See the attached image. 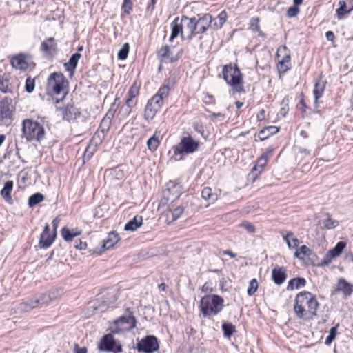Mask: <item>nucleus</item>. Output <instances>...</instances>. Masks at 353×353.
<instances>
[{
	"label": "nucleus",
	"mask_w": 353,
	"mask_h": 353,
	"mask_svg": "<svg viewBox=\"0 0 353 353\" xmlns=\"http://www.w3.org/2000/svg\"><path fill=\"white\" fill-rule=\"evenodd\" d=\"M319 303L316 296L310 292H301L296 296L294 311L298 319L311 321L317 316Z\"/></svg>",
	"instance_id": "nucleus-1"
},
{
	"label": "nucleus",
	"mask_w": 353,
	"mask_h": 353,
	"mask_svg": "<svg viewBox=\"0 0 353 353\" xmlns=\"http://www.w3.org/2000/svg\"><path fill=\"white\" fill-rule=\"evenodd\" d=\"M68 86V81L61 72H54L51 74L47 83V91L52 95L63 94L60 99H56V103L63 101L66 95Z\"/></svg>",
	"instance_id": "nucleus-2"
},
{
	"label": "nucleus",
	"mask_w": 353,
	"mask_h": 353,
	"mask_svg": "<svg viewBox=\"0 0 353 353\" xmlns=\"http://www.w3.org/2000/svg\"><path fill=\"white\" fill-rule=\"evenodd\" d=\"M224 80L238 92L243 91V74L236 65H225L222 70Z\"/></svg>",
	"instance_id": "nucleus-3"
},
{
	"label": "nucleus",
	"mask_w": 353,
	"mask_h": 353,
	"mask_svg": "<svg viewBox=\"0 0 353 353\" xmlns=\"http://www.w3.org/2000/svg\"><path fill=\"white\" fill-rule=\"evenodd\" d=\"M200 146V142L195 141L193 138L188 134L181 138L180 142L172 147L174 155L177 157L180 156L178 160H183L185 155L192 154L196 152Z\"/></svg>",
	"instance_id": "nucleus-4"
},
{
	"label": "nucleus",
	"mask_w": 353,
	"mask_h": 353,
	"mask_svg": "<svg viewBox=\"0 0 353 353\" xmlns=\"http://www.w3.org/2000/svg\"><path fill=\"white\" fill-rule=\"evenodd\" d=\"M22 132L23 137L29 141L33 140L40 141L45 134L43 126L31 119H25L23 121Z\"/></svg>",
	"instance_id": "nucleus-5"
},
{
	"label": "nucleus",
	"mask_w": 353,
	"mask_h": 353,
	"mask_svg": "<svg viewBox=\"0 0 353 353\" xmlns=\"http://www.w3.org/2000/svg\"><path fill=\"white\" fill-rule=\"evenodd\" d=\"M182 192L181 185L174 181H170L166 184V188L163 192L161 205L172 203L177 200Z\"/></svg>",
	"instance_id": "nucleus-6"
},
{
	"label": "nucleus",
	"mask_w": 353,
	"mask_h": 353,
	"mask_svg": "<svg viewBox=\"0 0 353 353\" xmlns=\"http://www.w3.org/2000/svg\"><path fill=\"white\" fill-rule=\"evenodd\" d=\"M99 349L102 352L120 353L122 352V345L114 339L111 334H108L101 338L99 344Z\"/></svg>",
	"instance_id": "nucleus-7"
},
{
	"label": "nucleus",
	"mask_w": 353,
	"mask_h": 353,
	"mask_svg": "<svg viewBox=\"0 0 353 353\" xmlns=\"http://www.w3.org/2000/svg\"><path fill=\"white\" fill-rule=\"evenodd\" d=\"M137 348L139 352L152 353L159 349L157 339L154 336H147L137 343Z\"/></svg>",
	"instance_id": "nucleus-8"
},
{
	"label": "nucleus",
	"mask_w": 353,
	"mask_h": 353,
	"mask_svg": "<svg viewBox=\"0 0 353 353\" xmlns=\"http://www.w3.org/2000/svg\"><path fill=\"white\" fill-rule=\"evenodd\" d=\"M294 256L302 260L305 265H317V256L306 245L296 249Z\"/></svg>",
	"instance_id": "nucleus-9"
},
{
	"label": "nucleus",
	"mask_w": 353,
	"mask_h": 353,
	"mask_svg": "<svg viewBox=\"0 0 353 353\" xmlns=\"http://www.w3.org/2000/svg\"><path fill=\"white\" fill-rule=\"evenodd\" d=\"M15 108L11 99L5 98L0 102V119H13Z\"/></svg>",
	"instance_id": "nucleus-10"
},
{
	"label": "nucleus",
	"mask_w": 353,
	"mask_h": 353,
	"mask_svg": "<svg viewBox=\"0 0 353 353\" xmlns=\"http://www.w3.org/2000/svg\"><path fill=\"white\" fill-rule=\"evenodd\" d=\"M345 247V242H338L334 248L330 250L327 252L323 260L321 263H319L317 265H328L332 261V260L338 257L343 252Z\"/></svg>",
	"instance_id": "nucleus-11"
},
{
	"label": "nucleus",
	"mask_w": 353,
	"mask_h": 353,
	"mask_svg": "<svg viewBox=\"0 0 353 353\" xmlns=\"http://www.w3.org/2000/svg\"><path fill=\"white\" fill-rule=\"evenodd\" d=\"M56 238V232L52 234L50 233V228L48 224H46L44 229L41 234L39 245L41 248H48L54 242Z\"/></svg>",
	"instance_id": "nucleus-12"
},
{
	"label": "nucleus",
	"mask_w": 353,
	"mask_h": 353,
	"mask_svg": "<svg viewBox=\"0 0 353 353\" xmlns=\"http://www.w3.org/2000/svg\"><path fill=\"white\" fill-rule=\"evenodd\" d=\"M41 51L48 56H52L57 52V43L53 37H49L41 44Z\"/></svg>",
	"instance_id": "nucleus-13"
},
{
	"label": "nucleus",
	"mask_w": 353,
	"mask_h": 353,
	"mask_svg": "<svg viewBox=\"0 0 353 353\" xmlns=\"http://www.w3.org/2000/svg\"><path fill=\"white\" fill-rule=\"evenodd\" d=\"M119 240L117 233L110 232L108 236L102 241V245L99 251H94L97 253H101L112 248Z\"/></svg>",
	"instance_id": "nucleus-14"
},
{
	"label": "nucleus",
	"mask_w": 353,
	"mask_h": 353,
	"mask_svg": "<svg viewBox=\"0 0 353 353\" xmlns=\"http://www.w3.org/2000/svg\"><path fill=\"white\" fill-rule=\"evenodd\" d=\"M172 33L169 38V41L172 42L173 40L178 36L183 37V23L181 21V18L176 17L171 23Z\"/></svg>",
	"instance_id": "nucleus-15"
},
{
	"label": "nucleus",
	"mask_w": 353,
	"mask_h": 353,
	"mask_svg": "<svg viewBox=\"0 0 353 353\" xmlns=\"http://www.w3.org/2000/svg\"><path fill=\"white\" fill-rule=\"evenodd\" d=\"M212 22L211 15L205 14L203 17L196 19L197 34L204 33L210 26Z\"/></svg>",
	"instance_id": "nucleus-16"
},
{
	"label": "nucleus",
	"mask_w": 353,
	"mask_h": 353,
	"mask_svg": "<svg viewBox=\"0 0 353 353\" xmlns=\"http://www.w3.org/2000/svg\"><path fill=\"white\" fill-rule=\"evenodd\" d=\"M181 21L183 23V27L185 26L189 31V39H192L194 35L197 34L196 17L189 18L186 16H183L181 17Z\"/></svg>",
	"instance_id": "nucleus-17"
},
{
	"label": "nucleus",
	"mask_w": 353,
	"mask_h": 353,
	"mask_svg": "<svg viewBox=\"0 0 353 353\" xmlns=\"http://www.w3.org/2000/svg\"><path fill=\"white\" fill-rule=\"evenodd\" d=\"M63 118L68 121L75 120L80 115V112L74 105H68L61 109Z\"/></svg>",
	"instance_id": "nucleus-18"
},
{
	"label": "nucleus",
	"mask_w": 353,
	"mask_h": 353,
	"mask_svg": "<svg viewBox=\"0 0 353 353\" xmlns=\"http://www.w3.org/2000/svg\"><path fill=\"white\" fill-rule=\"evenodd\" d=\"M137 320L134 316H121L118 319L114 321V324L116 325H126L122 329L130 330L135 327Z\"/></svg>",
	"instance_id": "nucleus-19"
},
{
	"label": "nucleus",
	"mask_w": 353,
	"mask_h": 353,
	"mask_svg": "<svg viewBox=\"0 0 353 353\" xmlns=\"http://www.w3.org/2000/svg\"><path fill=\"white\" fill-rule=\"evenodd\" d=\"M81 57V54L79 52H76L70 57L68 62L64 63V68L65 70L69 72L70 77L74 75L75 69Z\"/></svg>",
	"instance_id": "nucleus-20"
},
{
	"label": "nucleus",
	"mask_w": 353,
	"mask_h": 353,
	"mask_svg": "<svg viewBox=\"0 0 353 353\" xmlns=\"http://www.w3.org/2000/svg\"><path fill=\"white\" fill-rule=\"evenodd\" d=\"M287 278L285 269L283 267H276L272 270V279L276 285L282 284Z\"/></svg>",
	"instance_id": "nucleus-21"
},
{
	"label": "nucleus",
	"mask_w": 353,
	"mask_h": 353,
	"mask_svg": "<svg viewBox=\"0 0 353 353\" xmlns=\"http://www.w3.org/2000/svg\"><path fill=\"white\" fill-rule=\"evenodd\" d=\"M338 291H342L345 297L350 296L353 292V285L347 283L344 279H340L337 288L333 291L332 294Z\"/></svg>",
	"instance_id": "nucleus-22"
},
{
	"label": "nucleus",
	"mask_w": 353,
	"mask_h": 353,
	"mask_svg": "<svg viewBox=\"0 0 353 353\" xmlns=\"http://www.w3.org/2000/svg\"><path fill=\"white\" fill-rule=\"evenodd\" d=\"M210 301L212 304V309L211 310V312L212 314L216 315L218 314L222 310L223 299L219 295H212L210 296Z\"/></svg>",
	"instance_id": "nucleus-23"
},
{
	"label": "nucleus",
	"mask_w": 353,
	"mask_h": 353,
	"mask_svg": "<svg viewBox=\"0 0 353 353\" xmlns=\"http://www.w3.org/2000/svg\"><path fill=\"white\" fill-rule=\"evenodd\" d=\"M184 212V208L181 205L176 207L172 210H168L165 212L166 221L168 223H172L177 220Z\"/></svg>",
	"instance_id": "nucleus-24"
},
{
	"label": "nucleus",
	"mask_w": 353,
	"mask_h": 353,
	"mask_svg": "<svg viewBox=\"0 0 353 353\" xmlns=\"http://www.w3.org/2000/svg\"><path fill=\"white\" fill-rule=\"evenodd\" d=\"M199 307L203 316L207 317L212 314V312H211L212 307L210 301V296H205L201 299Z\"/></svg>",
	"instance_id": "nucleus-25"
},
{
	"label": "nucleus",
	"mask_w": 353,
	"mask_h": 353,
	"mask_svg": "<svg viewBox=\"0 0 353 353\" xmlns=\"http://www.w3.org/2000/svg\"><path fill=\"white\" fill-rule=\"evenodd\" d=\"M11 64L17 69L25 70L28 68V63L25 56L23 54L13 57L11 59Z\"/></svg>",
	"instance_id": "nucleus-26"
},
{
	"label": "nucleus",
	"mask_w": 353,
	"mask_h": 353,
	"mask_svg": "<svg viewBox=\"0 0 353 353\" xmlns=\"http://www.w3.org/2000/svg\"><path fill=\"white\" fill-rule=\"evenodd\" d=\"M143 224L142 216H135L132 220L129 221L125 225V231H135Z\"/></svg>",
	"instance_id": "nucleus-27"
},
{
	"label": "nucleus",
	"mask_w": 353,
	"mask_h": 353,
	"mask_svg": "<svg viewBox=\"0 0 353 353\" xmlns=\"http://www.w3.org/2000/svg\"><path fill=\"white\" fill-rule=\"evenodd\" d=\"M325 88V83L323 81H318L315 83L313 94L314 97V103L317 106L319 99L322 97Z\"/></svg>",
	"instance_id": "nucleus-28"
},
{
	"label": "nucleus",
	"mask_w": 353,
	"mask_h": 353,
	"mask_svg": "<svg viewBox=\"0 0 353 353\" xmlns=\"http://www.w3.org/2000/svg\"><path fill=\"white\" fill-rule=\"evenodd\" d=\"M281 234L290 248H295L299 245V241L297 238L294 237L292 232H288L286 234L282 232Z\"/></svg>",
	"instance_id": "nucleus-29"
},
{
	"label": "nucleus",
	"mask_w": 353,
	"mask_h": 353,
	"mask_svg": "<svg viewBox=\"0 0 353 353\" xmlns=\"http://www.w3.org/2000/svg\"><path fill=\"white\" fill-rule=\"evenodd\" d=\"M278 68L281 72H285L290 68V54L280 57Z\"/></svg>",
	"instance_id": "nucleus-30"
},
{
	"label": "nucleus",
	"mask_w": 353,
	"mask_h": 353,
	"mask_svg": "<svg viewBox=\"0 0 353 353\" xmlns=\"http://www.w3.org/2000/svg\"><path fill=\"white\" fill-rule=\"evenodd\" d=\"M306 281L304 278H294L288 282L287 289L288 290H292L294 288L299 289L301 287H304Z\"/></svg>",
	"instance_id": "nucleus-31"
},
{
	"label": "nucleus",
	"mask_w": 353,
	"mask_h": 353,
	"mask_svg": "<svg viewBox=\"0 0 353 353\" xmlns=\"http://www.w3.org/2000/svg\"><path fill=\"white\" fill-rule=\"evenodd\" d=\"M201 196L210 203H214L218 199L217 194L213 193L212 188L210 187H205L202 190Z\"/></svg>",
	"instance_id": "nucleus-32"
},
{
	"label": "nucleus",
	"mask_w": 353,
	"mask_h": 353,
	"mask_svg": "<svg viewBox=\"0 0 353 353\" xmlns=\"http://www.w3.org/2000/svg\"><path fill=\"white\" fill-rule=\"evenodd\" d=\"M13 182L12 181H8L5 183L4 187L1 191V195L6 201L11 199L10 193L13 188Z\"/></svg>",
	"instance_id": "nucleus-33"
},
{
	"label": "nucleus",
	"mask_w": 353,
	"mask_h": 353,
	"mask_svg": "<svg viewBox=\"0 0 353 353\" xmlns=\"http://www.w3.org/2000/svg\"><path fill=\"white\" fill-rule=\"evenodd\" d=\"M157 55L161 61L169 60L170 62H173L176 59L170 58V48L168 46H163L157 52Z\"/></svg>",
	"instance_id": "nucleus-34"
},
{
	"label": "nucleus",
	"mask_w": 353,
	"mask_h": 353,
	"mask_svg": "<svg viewBox=\"0 0 353 353\" xmlns=\"http://www.w3.org/2000/svg\"><path fill=\"white\" fill-rule=\"evenodd\" d=\"M222 330L223 336L225 338L230 339L231 336L236 332V327L231 323L224 322L222 324Z\"/></svg>",
	"instance_id": "nucleus-35"
},
{
	"label": "nucleus",
	"mask_w": 353,
	"mask_h": 353,
	"mask_svg": "<svg viewBox=\"0 0 353 353\" xmlns=\"http://www.w3.org/2000/svg\"><path fill=\"white\" fill-rule=\"evenodd\" d=\"M159 109L156 108L154 105H152L151 103H147L145 108V114L144 117L148 121H150L152 120L154 117L155 116L157 112Z\"/></svg>",
	"instance_id": "nucleus-36"
},
{
	"label": "nucleus",
	"mask_w": 353,
	"mask_h": 353,
	"mask_svg": "<svg viewBox=\"0 0 353 353\" xmlns=\"http://www.w3.org/2000/svg\"><path fill=\"white\" fill-rule=\"evenodd\" d=\"M80 234L81 232H74L70 230L66 227L63 228L61 230L62 237L65 241H72L74 237L78 236Z\"/></svg>",
	"instance_id": "nucleus-37"
},
{
	"label": "nucleus",
	"mask_w": 353,
	"mask_h": 353,
	"mask_svg": "<svg viewBox=\"0 0 353 353\" xmlns=\"http://www.w3.org/2000/svg\"><path fill=\"white\" fill-rule=\"evenodd\" d=\"M158 134H159V132H155L154 135L147 141L148 148L151 151H155L159 145V136L157 135Z\"/></svg>",
	"instance_id": "nucleus-38"
},
{
	"label": "nucleus",
	"mask_w": 353,
	"mask_h": 353,
	"mask_svg": "<svg viewBox=\"0 0 353 353\" xmlns=\"http://www.w3.org/2000/svg\"><path fill=\"white\" fill-rule=\"evenodd\" d=\"M250 26L251 30L253 32L258 33L259 37H265V34L260 29L259 18H252L250 21Z\"/></svg>",
	"instance_id": "nucleus-39"
},
{
	"label": "nucleus",
	"mask_w": 353,
	"mask_h": 353,
	"mask_svg": "<svg viewBox=\"0 0 353 353\" xmlns=\"http://www.w3.org/2000/svg\"><path fill=\"white\" fill-rule=\"evenodd\" d=\"M44 197L41 193H35L30 196L28 199V205L30 207H34L43 200Z\"/></svg>",
	"instance_id": "nucleus-40"
},
{
	"label": "nucleus",
	"mask_w": 353,
	"mask_h": 353,
	"mask_svg": "<svg viewBox=\"0 0 353 353\" xmlns=\"http://www.w3.org/2000/svg\"><path fill=\"white\" fill-rule=\"evenodd\" d=\"M339 326V323L336 324V326L332 327L329 332L328 336L326 337L325 343L327 345H330L332 341L335 339L336 336L337 334V327Z\"/></svg>",
	"instance_id": "nucleus-41"
},
{
	"label": "nucleus",
	"mask_w": 353,
	"mask_h": 353,
	"mask_svg": "<svg viewBox=\"0 0 353 353\" xmlns=\"http://www.w3.org/2000/svg\"><path fill=\"white\" fill-rule=\"evenodd\" d=\"M288 103V97L285 96L281 101V107L279 111V114L281 115L283 117H285L289 111Z\"/></svg>",
	"instance_id": "nucleus-42"
},
{
	"label": "nucleus",
	"mask_w": 353,
	"mask_h": 353,
	"mask_svg": "<svg viewBox=\"0 0 353 353\" xmlns=\"http://www.w3.org/2000/svg\"><path fill=\"white\" fill-rule=\"evenodd\" d=\"M130 50V45L125 43L123 45L122 48L118 52V58L120 60H125L127 59Z\"/></svg>",
	"instance_id": "nucleus-43"
},
{
	"label": "nucleus",
	"mask_w": 353,
	"mask_h": 353,
	"mask_svg": "<svg viewBox=\"0 0 353 353\" xmlns=\"http://www.w3.org/2000/svg\"><path fill=\"white\" fill-rule=\"evenodd\" d=\"M339 8L336 10V13L339 19H341L345 13L348 12L347 10H346V8L347 7V2H345L344 0H341L339 2Z\"/></svg>",
	"instance_id": "nucleus-44"
},
{
	"label": "nucleus",
	"mask_w": 353,
	"mask_h": 353,
	"mask_svg": "<svg viewBox=\"0 0 353 353\" xmlns=\"http://www.w3.org/2000/svg\"><path fill=\"white\" fill-rule=\"evenodd\" d=\"M259 287L258 281L256 279H252L249 283L247 293L249 296L253 295L257 290Z\"/></svg>",
	"instance_id": "nucleus-45"
},
{
	"label": "nucleus",
	"mask_w": 353,
	"mask_h": 353,
	"mask_svg": "<svg viewBox=\"0 0 353 353\" xmlns=\"http://www.w3.org/2000/svg\"><path fill=\"white\" fill-rule=\"evenodd\" d=\"M163 99L157 94L148 101V103H151L156 108L160 109L163 104Z\"/></svg>",
	"instance_id": "nucleus-46"
},
{
	"label": "nucleus",
	"mask_w": 353,
	"mask_h": 353,
	"mask_svg": "<svg viewBox=\"0 0 353 353\" xmlns=\"http://www.w3.org/2000/svg\"><path fill=\"white\" fill-rule=\"evenodd\" d=\"M54 297V296H52L51 294H48L47 292L46 293H43L42 294L40 295V296L39 297V300H40V303H41V304L43 305H47L50 303V302L53 300V298Z\"/></svg>",
	"instance_id": "nucleus-47"
},
{
	"label": "nucleus",
	"mask_w": 353,
	"mask_h": 353,
	"mask_svg": "<svg viewBox=\"0 0 353 353\" xmlns=\"http://www.w3.org/2000/svg\"><path fill=\"white\" fill-rule=\"evenodd\" d=\"M35 87L34 80L28 77L26 81V91L28 93L32 92Z\"/></svg>",
	"instance_id": "nucleus-48"
},
{
	"label": "nucleus",
	"mask_w": 353,
	"mask_h": 353,
	"mask_svg": "<svg viewBox=\"0 0 353 353\" xmlns=\"http://www.w3.org/2000/svg\"><path fill=\"white\" fill-rule=\"evenodd\" d=\"M111 125V121L103 118L101 122L99 128L101 132L104 133L105 132H108Z\"/></svg>",
	"instance_id": "nucleus-49"
},
{
	"label": "nucleus",
	"mask_w": 353,
	"mask_h": 353,
	"mask_svg": "<svg viewBox=\"0 0 353 353\" xmlns=\"http://www.w3.org/2000/svg\"><path fill=\"white\" fill-rule=\"evenodd\" d=\"M287 54H290V50L285 46H281L276 52L277 57L280 59L281 57H284Z\"/></svg>",
	"instance_id": "nucleus-50"
},
{
	"label": "nucleus",
	"mask_w": 353,
	"mask_h": 353,
	"mask_svg": "<svg viewBox=\"0 0 353 353\" xmlns=\"http://www.w3.org/2000/svg\"><path fill=\"white\" fill-rule=\"evenodd\" d=\"M170 87L168 85L162 86L158 91L157 94L163 99L166 98L169 94Z\"/></svg>",
	"instance_id": "nucleus-51"
},
{
	"label": "nucleus",
	"mask_w": 353,
	"mask_h": 353,
	"mask_svg": "<svg viewBox=\"0 0 353 353\" xmlns=\"http://www.w3.org/2000/svg\"><path fill=\"white\" fill-rule=\"evenodd\" d=\"M324 226L327 229H332L338 225V221L332 220L331 218L328 217L326 220H325Z\"/></svg>",
	"instance_id": "nucleus-52"
},
{
	"label": "nucleus",
	"mask_w": 353,
	"mask_h": 353,
	"mask_svg": "<svg viewBox=\"0 0 353 353\" xmlns=\"http://www.w3.org/2000/svg\"><path fill=\"white\" fill-rule=\"evenodd\" d=\"M299 12V7L296 6H292L291 7H290L288 10V12H287V15L288 17H296Z\"/></svg>",
	"instance_id": "nucleus-53"
},
{
	"label": "nucleus",
	"mask_w": 353,
	"mask_h": 353,
	"mask_svg": "<svg viewBox=\"0 0 353 353\" xmlns=\"http://www.w3.org/2000/svg\"><path fill=\"white\" fill-rule=\"evenodd\" d=\"M117 299V297L116 296V294L114 292H112L111 297L110 299L103 300V303L105 305H106L108 307H112L116 302Z\"/></svg>",
	"instance_id": "nucleus-54"
},
{
	"label": "nucleus",
	"mask_w": 353,
	"mask_h": 353,
	"mask_svg": "<svg viewBox=\"0 0 353 353\" xmlns=\"http://www.w3.org/2000/svg\"><path fill=\"white\" fill-rule=\"evenodd\" d=\"M17 310L19 312H30L31 310V307L28 306L27 303L26 301L20 303L17 305Z\"/></svg>",
	"instance_id": "nucleus-55"
},
{
	"label": "nucleus",
	"mask_w": 353,
	"mask_h": 353,
	"mask_svg": "<svg viewBox=\"0 0 353 353\" xmlns=\"http://www.w3.org/2000/svg\"><path fill=\"white\" fill-rule=\"evenodd\" d=\"M17 310L19 312H30L31 310V307L28 306L27 303L26 301L20 303L17 305Z\"/></svg>",
	"instance_id": "nucleus-56"
},
{
	"label": "nucleus",
	"mask_w": 353,
	"mask_h": 353,
	"mask_svg": "<svg viewBox=\"0 0 353 353\" xmlns=\"http://www.w3.org/2000/svg\"><path fill=\"white\" fill-rule=\"evenodd\" d=\"M0 90L2 92L7 93L10 92L11 90L8 86V81H4L3 79L0 78Z\"/></svg>",
	"instance_id": "nucleus-57"
},
{
	"label": "nucleus",
	"mask_w": 353,
	"mask_h": 353,
	"mask_svg": "<svg viewBox=\"0 0 353 353\" xmlns=\"http://www.w3.org/2000/svg\"><path fill=\"white\" fill-rule=\"evenodd\" d=\"M139 88L135 85H133L128 92V95L130 97L134 99L139 94Z\"/></svg>",
	"instance_id": "nucleus-58"
},
{
	"label": "nucleus",
	"mask_w": 353,
	"mask_h": 353,
	"mask_svg": "<svg viewBox=\"0 0 353 353\" xmlns=\"http://www.w3.org/2000/svg\"><path fill=\"white\" fill-rule=\"evenodd\" d=\"M241 226L245 228L250 233H253L255 231L254 226L249 222L245 221L241 224Z\"/></svg>",
	"instance_id": "nucleus-59"
},
{
	"label": "nucleus",
	"mask_w": 353,
	"mask_h": 353,
	"mask_svg": "<svg viewBox=\"0 0 353 353\" xmlns=\"http://www.w3.org/2000/svg\"><path fill=\"white\" fill-rule=\"evenodd\" d=\"M268 159V155L267 154H263L257 161V165L263 168L267 163Z\"/></svg>",
	"instance_id": "nucleus-60"
},
{
	"label": "nucleus",
	"mask_w": 353,
	"mask_h": 353,
	"mask_svg": "<svg viewBox=\"0 0 353 353\" xmlns=\"http://www.w3.org/2000/svg\"><path fill=\"white\" fill-rule=\"evenodd\" d=\"M134 99L128 97L125 101V107H123L122 108H125V111L129 113L130 112L131 108L134 105Z\"/></svg>",
	"instance_id": "nucleus-61"
},
{
	"label": "nucleus",
	"mask_w": 353,
	"mask_h": 353,
	"mask_svg": "<svg viewBox=\"0 0 353 353\" xmlns=\"http://www.w3.org/2000/svg\"><path fill=\"white\" fill-rule=\"evenodd\" d=\"M123 8L124 9V12L129 14L132 10V2L131 0H124Z\"/></svg>",
	"instance_id": "nucleus-62"
},
{
	"label": "nucleus",
	"mask_w": 353,
	"mask_h": 353,
	"mask_svg": "<svg viewBox=\"0 0 353 353\" xmlns=\"http://www.w3.org/2000/svg\"><path fill=\"white\" fill-rule=\"evenodd\" d=\"M74 246L78 250H85L87 247V243L79 240L75 241Z\"/></svg>",
	"instance_id": "nucleus-63"
},
{
	"label": "nucleus",
	"mask_w": 353,
	"mask_h": 353,
	"mask_svg": "<svg viewBox=\"0 0 353 353\" xmlns=\"http://www.w3.org/2000/svg\"><path fill=\"white\" fill-rule=\"evenodd\" d=\"M218 19L220 22V27L223 26V24L226 21L227 19V14L225 11H222L218 16Z\"/></svg>",
	"instance_id": "nucleus-64"
}]
</instances>
